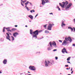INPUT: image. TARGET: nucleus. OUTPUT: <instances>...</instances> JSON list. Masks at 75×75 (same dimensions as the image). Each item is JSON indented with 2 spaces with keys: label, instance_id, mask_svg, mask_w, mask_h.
<instances>
[{
  "label": "nucleus",
  "instance_id": "nucleus-26",
  "mask_svg": "<svg viewBox=\"0 0 75 75\" xmlns=\"http://www.w3.org/2000/svg\"><path fill=\"white\" fill-rule=\"evenodd\" d=\"M45 33H49V32L47 30H45Z\"/></svg>",
  "mask_w": 75,
  "mask_h": 75
},
{
  "label": "nucleus",
  "instance_id": "nucleus-40",
  "mask_svg": "<svg viewBox=\"0 0 75 75\" xmlns=\"http://www.w3.org/2000/svg\"><path fill=\"white\" fill-rule=\"evenodd\" d=\"M71 28H72V27H68V29H71Z\"/></svg>",
  "mask_w": 75,
  "mask_h": 75
},
{
  "label": "nucleus",
  "instance_id": "nucleus-41",
  "mask_svg": "<svg viewBox=\"0 0 75 75\" xmlns=\"http://www.w3.org/2000/svg\"><path fill=\"white\" fill-rule=\"evenodd\" d=\"M49 14H52V15H53V13H50Z\"/></svg>",
  "mask_w": 75,
  "mask_h": 75
},
{
  "label": "nucleus",
  "instance_id": "nucleus-19",
  "mask_svg": "<svg viewBox=\"0 0 75 75\" xmlns=\"http://www.w3.org/2000/svg\"><path fill=\"white\" fill-rule=\"evenodd\" d=\"M25 7H26V8L28 11H29V10H30V9H29V8H28L27 7V6H25Z\"/></svg>",
  "mask_w": 75,
  "mask_h": 75
},
{
  "label": "nucleus",
  "instance_id": "nucleus-7",
  "mask_svg": "<svg viewBox=\"0 0 75 75\" xmlns=\"http://www.w3.org/2000/svg\"><path fill=\"white\" fill-rule=\"evenodd\" d=\"M62 52L63 53V54H64L65 52H66V53H68V52L66 50V49L65 48H64L63 50H62Z\"/></svg>",
  "mask_w": 75,
  "mask_h": 75
},
{
  "label": "nucleus",
  "instance_id": "nucleus-28",
  "mask_svg": "<svg viewBox=\"0 0 75 75\" xmlns=\"http://www.w3.org/2000/svg\"><path fill=\"white\" fill-rule=\"evenodd\" d=\"M7 31H8V32H10H10H11V30L10 29H8L7 30Z\"/></svg>",
  "mask_w": 75,
  "mask_h": 75
},
{
  "label": "nucleus",
  "instance_id": "nucleus-21",
  "mask_svg": "<svg viewBox=\"0 0 75 75\" xmlns=\"http://www.w3.org/2000/svg\"><path fill=\"white\" fill-rule=\"evenodd\" d=\"M17 29L15 28H13L12 29V31H16V30Z\"/></svg>",
  "mask_w": 75,
  "mask_h": 75
},
{
  "label": "nucleus",
  "instance_id": "nucleus-56",
  "mask_svg": "<svg viewBox=\"0 0 75 75\" xmlns=\"http://www.w3.org/2000/svg\"><path fill=\"white\" fill-rule=\"evenodd\" d=\"M21 4L22 5H23V3L22 2L21 3Z\"/></svg>",
  "mask_w": 75,
  "mask_h": 75
},
{
  "label": "nucleus",
  "instance_id": "nucleus-61",
  "mask_svg": "<svg viewBox=\"0 0 75 75\" xmlns=\"http://www.w3.org/2000/svg\"><path fill=\"white\" fill-rule=\"evenodd\" d=\"M22 5L23 6H24V5H23V4H22Z\"/></svg>",
  "mask_w": 75,
  "mask_h": 75
},
{
  "label": "nucleus",
  "instance_id": "nucleus-43",
  "mask_svg": "<svg viewBox=\"0 0 75 75\" xmlns=\"http://www.w3.org/2000/svg\"><path fill=\"white\" fill-rule=\"evenodd\" d=\"M65 67H68V65H65Z\"/></svg>",
  "mask_w": 75,
  "mask_h": 75
},
{
  "label": "nucleus",
  "instance_id": "nucleus-11",
  "mask_svg": "<svg viewBox=\"0 0 75 75\" xmlns=\"http://www.w3.org/2000/svg\"><path fill=\"white\" fill-rule=\"evenodd\" d=\"M17 35H18V33L17 32H16L13 33V36L15 38L16 37V36H17Z\"/></svg>",
  "mask_w": 75,
  "mask_h": 75
},
{
  "label": "nucleus",
  "instance_id": "nucleus-50",
  "mask_svg": "<svg viewBox=\"0 0 75 75\" xmlns=\"http://www.w3.org/2000/svg\"><path fill=\"white\" fill-rule=\"evenodd\" d=\"M29 21V22L31 23V20L30 21Z\"/></svg>",
  "mask_w": 75,
  "mask_h": 75
},
{
  "label": "nucleus",
  "instance_id": "nucleus-47",
  "mask_svg": "<svg viewBox=\"0 0 75 75\" xmlns=\"http://www.w3.org/2000/svg\"><path fill=\"white\" fill-rule=\"evenodd\" d=\"M72 71V68H71V71Z\"/></svg>",
  "mask_w": 75,
  "mask_h": 75
},
{
  "label": "nucleus",
  "instance_id": "nucleus-53",
  "mask_svg": "<svg viewBox=\"0 0 75 75\" xmlns=\"http://www.w3.org/2000/svg\"><path fill=\"white\" fill-rule=\"evenodd\" d=\"M9 34H10V35H11V33H9Z\"/></svg>",
  "mask_w": 75,
  "mask_h": 75
},
{
  "label": "nucleus",
  "instance_id": "nucleus-59",
  "mask_svg": "<svg viewBox=\"0 0 75 75\" xmlns=\"http://www.w3.org/2000/svg\"><path fill=\"white\" fill-rule=\"evenodd\" d=\"M40 7H42V6H40Z\"/></svg>",
  "mask_w": 75,
  "mask_h": 75
},
{
  "label": "nucleus",
  "instance_id": "nucleus-15",
  "mask_svg": "<svg viewBox=\"0 0 75 75\" xmlns=\"http://www.w3.org/2000/svg\"><path fill=\"white\" fill-rule=\"evenodd\" d=\"M50 62V64H54V60H51V61H49Z\"/></svg>",
  "mask_w": 75,
  "mask_h": 75
},
{
  "label": "nucleus",
  "instance_id": "nucleus-25",
  "mask_svg": "<svg viewBox=\"0 0 75 75\" xmlns=\"http://www.w3.org/2000/svg\"><path fill=\"white\" fill-rule=\"evenodd\" d=\"M28 3H29V1H28L26 3H25V5H27V4H28Z\"/></svg>",
  "mask_w": 75,
  "mask_h": 75
},
{
  "label": "nucleus",
  "instance_id": "nucleus-4",
  "mask_svg": "<svg viewBox=\"0 0 75 75\" xmlns=\"http://www.w3.org/2000/svg\"><path fill=\"white\" fill-rule=\"evenodd\" d=\"M45 67H49L50 65V61L49 60L46 61L45 60L44 62Z\"/></svg>",
  "mask_w": 75,
  "mask_h": 75
},
{
  "label": "nucleus",
  "instance_id": "nucleus-46",
  "mask_svg": "<svg viewBox=\"0 0 75 75\" xmlns=\"http://www.w3.org/2000/svg\"><path fill=\"white\" fill-rule=\"evenodd\" d=\"M22 2L23 3H24H24H25V2H24V1H23Z\"/></svg>",
  "mask_w": 75,
  "mask_h": 75
},
{
  "label": "nucleus",
  "instance_id": "nucleus-20",
  "mask_svg": "<svg viewBox=\"0 0 75 75\" xmlns=\"http://www.w3.org/2000/svg\"><path fill=\"white\" fill-rule=\"evenodd\" d=\"M11 38H12V41H14V37H13V36H11Z\"/></svg>",
  "mask_w": 75,
  "mask_h": 75
},
{
  "label": "nucleus",
  "instance_id": "nucleus-2",
  "mask_svg": "<svg viewBox=\"0 0 75 75\" xmlns=\"http://www.w3.org/2000/svg\"><path fill=\"white\" fill-rule=\"evenodd\" d=\"M65 40H64L62 43V45H63L65 46L67 45L68 42L67 41H69L70 42H72V39L70 37H68V38L66 37Z\"/></svg>",
  "mask_w": 75,
  "mask_h": 75
},
{
  "label": "nucleus",
  "instance_id": "nucleus-35",
  "mask_svg": "<svg viewBox=\"0 0 75 75\" xmlns=\"http://www.w3.org/2000/svg\"><path fill=\"white\" fill-rule=\"evenodd\" d=\"M67 63H69V64H71V62H68V61H67Z\"/></svg>",
  "mask_w": 75,
  "mask_h": 75
},
{
  "label": "nucleus",
  "instance_id": "nucleus-39",
  "mask_svg": "<svg viewBox=\"0 0 75 75\" xmlns=\"http://www.w3.org/2000/svg\"><path fill=\"white\" fill-rule=\"evenodd\" d=\"M29 4H30V5H32V3H31V2H29Z\"/></svg>",
  "mask_w": 75,
  "mask_h": 75
},
{
  "label": "nucleus",
  "instance_id": "nucleus-57",
  "mask_svg": "<svg viewBox=\"0 0 75 75\" xmlns=\"http://www.w3.org/2000/svg\"><path fill=\"white\" fill-rule=\"evenodd\" d=\"M28 73H30V72H29V71H28Z\"/></svg>",
  "mask_w": 75,
  "mask_h": 75
},
{
  "label": "nucleus",
  "instance_id": "nucleus-42",
  "mask_svg": "<svg viewBox=\"0 0 75 75\" xmlns=\"http://www.w3.org/2000/svg\"><path fill=\"white\" fill-rule=\"evenodd\" d=\"M10 28H5V29H6V30H8V29Z\"/></svg>",
  "mask_w": 75,
  "mask_h": 75
},
{
  "label": "nucleus",
  "instance_id": "nucleus-37",
  "mask_svg": "<svg viewBox=\"0 0 75 75\" xmlns=\"http://www.w3.org/2000/svg\"><path fill=\"white\" fill-rule=\"evenodd\" d=\"M54 24H51V26L52 27V26H54Z\"/></svg>",
  "mask_w": 75,
  "mask_h": 75
},
{
  "label": "nucleus",
  "instance_id": "nucleus-3",
  "mask_svg": "<svg viewBox=\"0 0 75 75\" xmlns=\"http://www.w3.org/2000/svg\"><path fill=\"white\" fill-rule=\"evenodd\" d=\"M41 31H39L38 30H37L35 31H33V33L34 34L32 35V39L34 40V39H37V35H38V33H40Z\"/></svg>",
  "mask_w": 75,
  "mask_h": 75
},
{
  "label": "nucleus",
  "instance_id": "nucleus-51",
  "mask_svg": "<svg viewBox=\"0 0 75 75\" xmlns=\"http://www.w3.org/2000/svg\"><path fill=\"white\" fill-rule=\"evenodd\" d=\"M25 27H27V25H26L25 26Z\"/></svg>",
  "mask_w": 75,
  "mask_h": 75
},
{
  "label": "nucleus",
  "instance_id": "nucleus-44",
  "mask_svg": "<svg viewBox=\"0 0 75 75\" xmlns=\"http://www.w3.org/2000/svg\"><path fill=\"white\" fill-rule=\"evenodd\" d=\"M17 26H17V25H15V27H17Z\"/></svg>",
  "mask_w": 75,
  "mask_h": 75
},
{
  "label": "nucleus",
  "instance_id": "nucleus-10",
  "mask_svg": "<svg viewBox=\"0 0 75 75\" xmlns=\"http://www.w3.org/2000/svg\"><path fill=\"white\" fill-rule=\"evenodd\" d=\"M7 62V59H5L3 61V63L4 64H6Z\"/></svg>",
  "mask_w": 75,
  "mask_h": 75
},
{
  "label": "nucleus",
  "instance_id": "nucleus-5",
  "mask_svg": "<svg viewBox=\"0 0 75 75\" xmlns=\"http://www.w3.org/2000/svg\"><path fill=\"white\" fill-rule=\"evenodd\" d=\"M29 69L32 71H35V67L34 66H30L29 67Z\"/></svg>",
  "mask_w": 75,
  "mask_h": 75
},
{
  "label": "nucleus",
  "instance_id": "nucleus-33",
  "mask_svg": "<svg viewBox=\"0 0 75 75\" xmlns=\"http://www.w3.org/2000/svg\"><path fill=\"white\" fill-rule=\"evenodd\" d=\"M70 29L71 31H73V28H71Z\"/></svg>",
  "mask_w": 75,
  "mask_h": 75
},
{
  "label": "nucleus",
  "instance_id": "nucleus-30",
  "mask_svg": "<svg viewBox=\"0 0 75 75\" xmlns=\"http://www.w3.org/2000/svg\"><path fill=\"white\" fill-rule=\"evenodd\" d=\"M5 27H4V29L3 30V32H5Z\"/></svg>",
  "mask_w": 75,
  "mask_h": 75
},
{
  "label": "nucleus",
  "instance_id": "nucleus-18",
  "mask_svg": "<svg viewBox=\"0 0 75 75\" xmlns=\"http://www.w3.org/2000/svg\"><path fill=\"white\" fill-rule=\"evenodd\" d=\"M47 50H48V51H51V47H49L47 48Z\"/></svg>",
  "mask_w": 75,
  "mask_h": 75
},
{
  "label": "nucleus",
  "instance_id": "nucleus-1",
  "mask_svg": "<svg viewBox=\"0 0 75 75\" xmlns=\"http://www.w3.org/2000/svg\"><path fill=\"white\" fill-rule=\"evenodd\" d=\"M62 4H61L60 3H59V5L60 6H61L62 8H64L65 7V9L67 11L68 10V8H69V7H71L72 5V4H70L68 5V2L67 1H66L65 2H62Z\"/></svg>",
  "mask_w": 75,
  "mask_h": 75
},
{
  "label": "nucleus",
  "instance_id": "nucleus-9",
  "mask_svg": "<svg viewBox=\"0 0 75 75\" xmlns=\"http://www.w3.org/2000/svg\"><path fill=\"white\" fill-rule=\"evenodd\" d=\"M62 24H61V26H62V28H63V27H65V25H66V24H64V22L62 21Z\"/></svg>",
  "mask_w": 75,
  "mask_h": 75
},
{
  "label": "nucleus",
  "instance_id": "nucleus-55",
  "mask_svg": "<svg viewBox=\"0 0 75 75\" xmlns=\"http://www.w3.org/2000/svg\"><path fill=\"white\" fill-rule=\"evenodd\" d=\"M23 74V73H21V74H20V75H22V74Z\"/></svg>",
  "mask_w": 75,
  "mask_h": 75
},
{
  "label": "nucleus",
  "instance_id": "nucleus-54",
  "mask_svg": "<svg viewBox=\"0 0 75 75\" xmlns=\"http://www.w3.org/2000/svg\"><path fill=\"white\" fill-rule=\"evenodd\" d=\"M71 69V68L70 67H69V69Z\"/></svg>",
  "mask_w": 75,
  "mask_h": 75
},
{
  "label": "nucleus",
  "instance_id": "nucleus-58",
  "mask_svg": "<svg viewBox=\"0 0 75 75\" xmlns=\"http://www.w3.org/2000/svg\"><path fill=\"white\" fill-rule=\"evenodd\" d=\"M23 0H21V1H22V2H23Z\"/></svg>",
  "mask_w": 75,
  "mask_h": 75
},
{
  "label": "nucleus",
  "instance_id": "nucleus-23",
  "mask_svg": "<svg viewBox=\"0 0 75 75\" xmlns=\"http://www.w3.org/2000/svg\"><path fill=\"white\" fill-rule=\"evenodd\" d=\"M50 45V47H52V44L51 43V42H50L49 43Z\"/></svg>",
  "mask_w": 75,
  "mask_h": 75
},
{
  "label": "nucleus",
  "instance_id": "nucleus-32",
  "mask_svg": "<svg viewBox=\"0 0 75 75\" xmlns=\"http://www.w3.org/2000/svg\"><path fill=\"white\" fill-rule=\"evenodd\" d=\"M38 13L37 14H36V16H35V18H36V17H37V16H38Z\"/></svg>",
  "mask_w": 75,
  "mask_h": 75
},
{
  "label": "nucleus",
  "instance_id": "nucleus-31",
  "mask_svg": "<svg viewBox=\"0 0 75 75\" xmlns=\"http://www.w3.org/2000/svg\"><path fill=\"white\" fill-rule=\"evenodd\" d=\"M55 59H56V60H57V59H58V57H55Z\"/></svg>",
  "mask_w": 75,
  "mask_h": 75
},
{
  "label": "nucleus",
  "instance_id": "nucleus-6",
  "mask_svg": "<svg viewBox=\"0 0 75 75\" xmlns=\"http://www.w3.org/2000/svg\"><path fill=\"white\" fill-rule=\"evenodd\" d=\"M9 33H6V34H7V35L6 36V38L7 39V40H9V41H11V40L10 39V35L9 34Z\"/></svg>",
  "mask_w": 75,
  "mask_h": 75
},
{
  "label": "nucleus",
  "instance_id": "nucleus-29",
  "mask_svg": "<svg viewBox=\"0 0 75 75\" xmlns=\"http://www.w3.org/2000/svg\"><path fill=\"white\" fill-rule=\"evenodd\" d=\"M47 24H46L45 25H44V28H46L47 27Z\"/></svg>",
  "mask_w": 75,
  "mask_h": 75
},
{
  "label": "nucleus",
  "instance_id": "nucleus-49",
  "mask_svg": "<svg viewBox=\"0 0 75 75\" xmlns=\"http://www.w3.org/2000/svg\"><path fill=\"white\" fill-rule=\"evenodd\" d=\"M24 1V2H26V1H27V0H25Z\"/></svg>",
  "mask_w": 75,
  "mask_h": 75
},
{
  "label": "nucleus",
  "instance_id": "nucleus-36",
  "mask_svg": "<svg viewBox=\"0 0 75 75\" xmlns=\"http://www.w3.org/2000/svg\"><path fill=\"white\" fill-rule=\"evenodd\" d=\"M59 42H61V43H62V41L61 40H59Z\"/></svg>",
  "mask_w": 75,
  "mask_h": 75
},
{
  "label": "nucleus",
  "instance_id": "nucleus-13",
  "mask_svg": "<svg viewBox=\"0 0 75 75\" xmlns=\"http://www.w3.org/2000/svg\"><path fill=\"white\" fill-rule=\"evenodd\" d=\"M28 17L31 18V20H33V16L31 15H30L28 16Z\"/></svg>",
  "mask_w": 75,
  "mask_h": 75
},
{
  "label": "nucleus",
  "instance_id": "nucleus-52",
  "mask_svg": "<svg viewBox=\"0 0 75 75\" xmlns=\"http://www.w3.org/2000/svg\"><path fill=\"white\" fill-rule=\"evenodd\" d=\"M66 69H69L68 68H67Z\"/></svg>",
  "mask_w": 75,
  "mask_h": 75
},
{
  "label": "nucleus",
  "instance_id": "nucleus-22",
  "mask_svg": "<svg viewBox=\"0 0 75 75\" xmlns=\"http://www.w3.org/2000/svg\"><path fill=\"white\" fill-rule=\"evenodd\" d=\"M71 57H69L67 59V61H69Z\"/></svg>",
  "mask_w": 75,
  "mask_h": 75
},
{
  "label": "nucleus",
  "instance_id": "nucleus-60",
  "mask_svg": "<svg viewBox=\"0 0 75 75\" xmlns=\"http://www.w3.org/2000/svg\"><path fill=\"white\" fill-rule=\"evenodd\" d=\"M68 75H71V74H68Z\"/></svg>",
  "mask_w": 75,
  "mask_h": 75
},
{
  "label": "nucleus",
  "instance_id": "nucleus-38",
  "mask_svg": "<svg viewBox=\"0 0 75 75\" xmlns=\"http://www.w3.org/2000/svg\"><path fill=\"white\" fill-rule=\"evenodd\" d=\"M57 49H54V50H53V51H57Z\"/></svg>",
  "mask_w": 75,
  "mask_h": 75
},
{
  "label": "nucleus",
  "instance_id": "nucleus-27",
  "mask_svg": "<svg viewBox=\"0 0 75 75\" xmlns=\"http://www.w3.org/2000/svg\"><path fill=\"white\" fill-rule=\"evenodd\" d=\"M46 3H48L49 2V1L48 0H45Z\"/></svg>",
  "mask_w": 75,
  "mask_h": 75
},
{
  "label": "nucleus",
  "instance_id": "nucleus-62",
  "mask_svg": "<svg viewBox=\"0 0 75 75\" xmlns=\"http://www.w3.org/2000/svg\"><path fill=\"white\" fill-rule=\"evenodd\" d=\"M42 38H41L40 39V40H41Z\"/></svg>",
  "mask_w": 75,
  "mask_h": 75
},
{
  "label": "nucleus",
  "instance_id": "nucleus-14",
  "mask_svg": "<svg viewBox=\"0 0 75 75\" xmlns=\"http://www.w3.org/2000/svg\"><path fill=\"white\" fill-rule=\"evenodd\" d=\"M52 45H53L54 47H57V45L55 42H54V43H52Z\"/></svg>",
  "mask_w": 75,
  "mask_h": 75
},
{
  "label": "nucleus",
  "instance_id": "nucleus-8",
  "mask_svg": "<svg viewBox=\"0 0 75 75\" xmlns=\"http://www.w3.org/2000/svg\"><path fill=\"white\" fill-rule=\"evenodd\" d=\"M52 27L51 26V24H50L49 26H48L47 29L49 30H52Z\"/></svg>",
  "mask_w": 75,
  "mask_h": 75
},
{
  "label": "nucleus",
  "instance_id": "nucleus-45",
  "mask_svg": "<svg viewBox=\"0 0 75 75\" xmlns=\"http://www.w3.org/2000/svg\"><path fill=\"white\" fill-rule=\"evenodd\" d=\"M73 71H72L71 72V74H73Z\"/></svg>",
  "mask_w": 75,
  "mask_h": 75
},
{
  "label": "nucleus",
  "instance_id": "nucleus-48",
  "mask_svg": "<svg viewBox=\"0 0 75 75\" xmlns=\"http://www.w3.org/2000/svg\"><path fill=\"white\" fill-rule=\"evenodd\" d=\"M1 73H2V72L0 71V74H1Z\"/></svg>",
  "mask_w": 75,
  "mask_h": 75
},
{
  "label": "nucleus",
  "instance_id": "nucleus-34",
  "mask_svg": "<svg viewBox=\"0 0 75 75\" xmlns=\"http://www.w3.org/2000/svg\"><path fill=\"white\" fill-rule=\"evenodd\" d=\"M72 46H73V47H75V44H73Z\"/></svg>",
  "mask_w": 75,
  "mask_h": 75
},
{
  "label": "nucleus",
  "instance_id": "nucleus-16",
  "mask_svg": "<svg viewBox=\"0 0 75 75\" xmlns=\"http://www.w3.org/2000/svg\"><path fill=\"white\" fill-rule=\"evenodd\" d=\"M30 34L31 35H33V30L31 29L30 30Z\"/></svg>",
  "mask_w": 75,
  "mask_h": 75
},
{
  "label": "nucleus",
  "instance_id": "nucleus-24",
  "mask_svg": "<svg viewBox=\"0 0 75 75\" xmlns=\"http://www.w3.org/2000/svg\"><path fill=\"white\" fill-rule=\"evenodd\" d=\"M57 8L58 9L59 11H61V9L59 8V6H57Z\"/></svg>",
  "mask_w": 75,
  "mask_h": 75
},
{
  "label": "nucleus",
  "instance_id": "nucleus-17",
  "mask_svg": "<svg viewBox=\"0 0 75 75\" xmlns=\"http://www.w3.org/2000/svg\"><path fill=\"white\" fill-rule=\"evenodd\" d=\"M30 13H33V12L35 13V10L33 9L32 10H31L30 11Z\"/></svg>",
  "mask_w": 75,
  "mask_h": 75
},
{
  "label": "nucleus",
  "instance_id": "nucleus-63",
  "mask_svg": "<svg viewBox=\"0 0 75 75\" xmlns=\"http://www.w3.org/2000/svg\"><path fill=\"white\" fill-rule=\"evenodd\" d=\"M40 53V52H39V53Z\"/></svg>",
  "mask_w": 75,
  "mask_h": 75
},
{
  "label": "nucleus",
  "instance_id": "nucleus-12",
  "mask_svg": "<svg viewBox=\"0 0 75 75\" xmlns=\"http://www.w3.org/2000/svg\"><path fill=\"white\" fill-rule=\"evenodd\" d=\"M42 5H44V4H45V2L44 0H42Z\"/></svg>",
  "mask_w": 75,
  "mask_h": 75
},
{
  "label": "nucleus",
  "instance_id": "nucleus-64",
  "mask_svg": "<svg viewBox=\"0 0 75 75\" xmlns=\"http://www.w3.org/2000/svg\"><path fill=\"white\" fill-rule=\"evenodd\" d=\"M60 74H62V73H60Z\"/></svg>",
  "mask_w": 75,
  "mask_h": 75
}]
</instances>
